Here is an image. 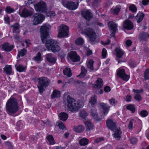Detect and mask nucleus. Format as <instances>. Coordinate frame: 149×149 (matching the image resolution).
<instances>
[{"instance_id": "c85d7f7f", "label": "nucleus", "mask_w": 149, "mask_h": 149, "mask_svg": "<svg viewBox=\"0 0 149 149\" xmlns=\"http://www.w3.org/2000/svg\"><path fill=\"white\" fill-rule=\"evenodd\" d=\"M60 92L59 91L56 89L54 90L52 93V94L51 95V97L52 99H53L55 98L60 97Z\"/></svg>"}, {"instance_id": "603ef678", "label": "nucleus", "mask_w": 149, "mask_h": 149, "mask_svg": "<svg viewBox=\"0 0 149 149\" xmlns=\"http://www.w3.org/2000/svg\"><path fill=\"white\" fill-rule=\"evenodd\" d=\"M5 144L6 146L8 147L9 149H13V146L12 145L10 142L9 141H6L5 142Z\"/></svg>"}, {"instance_id": "6e6d98bb", "label": "nucleus", "mask_w": 149, "mask_h": 149, "mask_svg": "<svg viewBox=\"0 0 149 149\" xmlns=\"http://www.w3.org/2000/svg\"><path fill=\"white\" fill-rule=\"evenodd\" d=\"M107 54V51L105 48H103L102 51V55L103 58H105Z\"/></svg>"}, {"instance_id": "a878e982", "label": "nucleus", "mask_w": 149, "mask_h": 149, "mask_svg": "<svg viewBox=\"0 0 149 149\" xmlns=\"http://www.w3.org/2000/svg\"><path fill=\"white\" fill-rule=\"evenodd\" d=\"M121 9V6L118 5L115 8H113L111 9V13L114 15H117Z\"/></svg>"}, {"instance_id": "1a4fd4ad", "label": "nucleus", "mask_w": 149, "mask_h": 149, "mask_svg": "<svg viewBox=\"0 0 149 149\" xmlns=\"http://www.w3.org/2000/svg\"><path fill=\"white\" fill-rule=\"evenodd\" d=\"M33 17L34 19L33 22V24L34 25H37L41 23L45 19L44 15L40 13L35 14Z\"/></svg>"}, {"instance_id": "4be33fe9", "label": "nucleus", "mask_w": 149, "mask_h": 149, "mask_svg": "<svg viewBox=\"0 0 149 149\" xmlns=\"http://www.w3.org/2000/svg\"><path fill=\"white\" fill-rule=\"evenodd\" d=\"M103 81L100 78H98L94 83V87L97 88H100L103 86Z\"/></svg>"}, {"instance_id": "bb28decb", "label": "nucleus", "mask_w": 149, "mask_h": 149, "mask_svg": "<svg viewBox=\"0 0 149 149\" xmlns=\"http://www.w3.org/2000/svg\"><path fill=\"white\" fill-rule=\"evenodd\" d=\"M60 119L63 121H65L68 118V114L66 113L63 112L60 113L58 115Z\"/></svg>"}, {"instance_id": "ddd939ff", "label": "nucleus", "mask_w": 149, "mask_h": 149, "mask_svg": "<svg viewBox=\"0 0 149 149\" xmlns=\"http://www.w3.org/2000/svg\"><path fill=\"white\" fill-rule=\"evenodd\" d=\"M117 75L126 81H127L129 79V76L125 74V70L123 69L119 70L118 71Z\"/></svg>"}, {"instance_id": "aec40b11", "label": "nucleus", "mask_w": 149, "mask_h": 149, "mask_svg": "<svg viewBox=\"0 0 149 149\" xmlns=\"http://www.w3.org/2000/svg\"><path fill=\"white\" fill-rule=\"evenodd\" d=\"M46 58L47 61L52 63H54L56 61V59L53 56L52 54H48L46 55Z\"/></svg>"}, {"instance_id": "9b49d317", "label": "nucleus", "mask_w": 149, "mask_h": 149, "mask_svg": "<svg viewBox=\"0 0 149 149\" xmlns=\"http://www.w3.org/2000/svg\"><path fill=\"white\" fill-rule=\"evenodd\" d=\"M108 26L111 32V36H114L117 28V25L113 21H109L108 23Z\"/></svg>"}, {"instance_id": "ea45409f", "label": "nucleus", "mask_w": 149, "mask_h": 149, "mask_svg": "<svg viewBox=\"0 0 149 149\" xmlns=\"http://www.w3.org/2000/svg\"><path fill=\"white\" fill-rule=\"evenodd\" d=\"M88 116L87 113L85 111H81L80 113V116L82 118L85 120L86 119V117Z\"/></svg>"}, {"instance_id": "37998d69", "label": "nucleus", "mask_w": 149, "mask_h": 149, "mask_svg": "<svg viewBox=\"0 0 149 149\" xmlns=\"http://www.w3.org/2000/svg\"><path fill=\"white\" fill-rule=\"evenodd\" d=\"M127 109L130 110L132 113H134L135 111V108L134 106L132 104H130L126 107Z\"/></svg>"}, {"instance_id": "69168bd1", "label": "nucleus", "mask_w": 149, "mask_h": 149, "mask_svg": "<svg viewBox=\"0 0 149 149\" xmlns=\"http://www.w3.org/2000/svg\"><path fill=\"white\" fill-rule=\"evenodd\" d=\"M132 97L130 95H127L126 96L125 100L127 102H129L131 101Z\"/></svg>"}, {"instance_id": "9d476101", "label": "nucleus", "mask_w": 149, "mask_h": 149, "mask_svg": "<svg viewBox=\"0 0 149 149\" xmlns=\"http://www.w3.org/2000/svg\"><path fill=\"white\" fill-rule=\"evenodd\" d=\"M19 14L21 17H26L31 16L33 14V12L25 8L21 7L19 9Z\"/></svg>"}, {"instance_id": "412c9836", "label": "nucleus", "mask_w": 149, "mask_h": 149, "mask_svg": "<svg viewBox=\"0 0 149 149\" xmlns=\"http://www.w3.org/2000/svg\"><path fill=\"white\" fill-rule=\"evenodd\" d=\"M116 56L119 58H121L124 54L123 51L119 47H117L115 49Z\"/></svg>"}, {"instance_id": "f03ea898", "label": "nucleus", "mask_w": 149, "mask_h": 149, "mask_svg": "<svg viewBox=\"0 0 149 149\" xmlns=\"http://www.w3.org/2000/svg\"><path fill=\"white\" fill-rule=\"evenodd\" d=\"M65 103L68 110L73 112L77 111L79 108L84 106V104L81 101H77L69 95L67 96Z\"/></svg>"}, {"instance_id": "49530a36", "label": "nucleus", "mask_w": 149, "mask_h": 149, "mask_svg": "<svg viewBox=\"0 0 149 149\" xmlns=\"http://www.w3.org/2000/svg\"><path fill=\"white\" fill-rule=\"evenodd\" d=\"M109 101L110 104L113 106H115L117 103V102L116 99L113 98L109 99Z\"/></svg>"}, {"instance_id": "423d86ee", "label": "nucleus", "mask_w": 149, "mask_h": 149, "mask_svg": "<svg viewBox=\"0 0 149 149\" xmlns=\"http://www.w3.org/2000/svg\"><path fill=\"white\" fill-rule=\"evenodd\" d=\"M69 27L65 25H62L58 28V37L60 38L67 36L68 35Z\"/></svg>"}, {"instance_id": "2eb2a0df", "label": "nucleus", "mask_w": 149, "mask_h": 149, "mask_svg": "<svg viewBox=\"0 0 149 149\" xmlns=\"http://www.w3.org/2000/svg\"><path fill=\"white\" fill-rule=\"evenodd\" d=\"M123 25L124 29L128 30L132 29L134 27V25L132 22L129 20H126L124 22Z\"/></svg>"}, {"instance_id": "7ed1b4c3", "label": "nucleus", "mask_w": 149, "mask_h": 149, "mask_svg": "<svg viewBox=\"0 0 149 149\" xmlns=\"http://www.w3.org/2000/svg\"><path fill=\"white\" fill-rule=\"evenodd\" d=\"M17 100L14 97L8 100L6 105L7 113L10 115L15 113L19 109Z\"/></svg>"}, {"instance_id": "774afa93", "label": "nucleus", "mask_w": 149, "mask_h": 149, "mask_svg": "<svg viewBox=\"0 0 149 149\" xmlns=\"http://www.w3.org/2000/svg\"><path fill=\"white\" fill-rule=\"evenodd\" d=\"M4 19L5 22L7 24H9V17H5Z\"/></svg>"}, {"instance_id": "680f3d73", "label": "nucleus", "mask_w": 149, "mask_h": 149, "mask_svg": "<svg viewBox=\"0 0 149 149\" xmlns=\"http://www.w3.org/2000/svg\"><path fill=\"white\" fill-rule=\"evenodd\" d=\"M104 90L106 92H108L111 91V88L109 86H107L104 87Z\"/></svg>"}, {"instance_id": "a211bd4d", "label": "nucleus", "mask_w": 149, "mask_h": 149, "mask_svg": "<svg viewBox=\"0 0 149 149\" xmlns=\"http://www.w3.org/2000/svg\"><path fill=\"white\" fill-rule=\"evenodd\" d=\"M137 120L132 119L130 121L128 125V128L129 129L132 130L133 128H136L137 126V122L138 121Z\"/></svg>"}, {"instance_id": "a19ab883", "label": "nucleus", "mask_w": 149, "mask_h": 149, "mask_svg": "<svg viewBox=\"0 0 149 149\" xmlns=\"http://www.w3.org/2000/svg\"><path fill=\"white\" fill-rule=\"evenodd\" d=\"M56 125L58 126L60 129H63L65 127L63 123L60 121H58L56 122Z\"/></svg>"}, {"instance_id": "f8f14e48", "label": "nucleus", "mask_w": 149, "mask_h": 149, "mask_svg": "<svg viewBox=\"0 0 149 149\" xmlns=\"http://www.w3.org/2000/svg\"><path fill=\"white\" fill-rule=\"evenodd\" d=\"M69 55L70 59L74 62H77L80 60V57L75 52H70L69 53Z\"/></svg>"}, {"instance_id": "473e14b6", "label": "nucleus", "mask_w": 149, "mask_h": 149, "mask_svg": "<svg viewBox=\"0 0 149 149\" xmlns=\"http://www.w3.org/2000/svg\"><path fill=\"white\" fill-rule=\"evenodd\" d=\"M89 142V140L86 138H84L80 139L79 143L82 146H84L87 145Z\"/></svg>"}, {"instance_id": "de8ad7c7", "label": "nucleus", "mask_w": 149, "mask_h": 149, "mask_svg": "<svg viewBox=\"0 0 149 149\" xmlns=\"http://www.w3.org/2000/svg\"><path fill=\"white\" fill-rule=\"evenodd\" d=\"M5 10L7 13L9 14L13 13L14 11V9L9 6H7Z\"/></svg>"}, {"instance_id": "79ce46f5", "label": "nucleus", "mask_w": 149, "mask_h": 149, "mask_svg": "<svg viewBox=\"0 0 149 149\" xmlns=\"http://www.w3.org/2000/svg\"><path fill=\"white\" fill-rule=\"evenodd\" d=\"M27 51L26 49H22L20 51L18 52V54L17 55L18 56H23L26 54Z\"/></svg>"}, {"instance_id": "6ab92c4d", "label": "nucleus", "mask_w": 149, "mask_h": 149, "mask_svg": "<svg viewBox=\"0 0 149 149\" xmlns=\"http://www.w3.org/2000/svg\"><path fill=\"white\" fill-rule=\"evenodd\" d=\"M84 123L85 125L86 126V131H89L94 129V125L91 123L90 120H87Z\"/></svg>"}, {"instance_id": "e433bc0d", "label": "nucleus", "mask_w": 149, "mask_h": 149, "mask_svg": "<svg viewBox=\"0 0 149 149\" xmlns=\"http://www.w3.org/2000/svg\"><path fill=\"white\" fill-rule=\"evenodd\" d=\"M33 59L35 61L38 63L41 61H42V58L40 53V52L38 53L36 56L33 58Z\"/></svg>"}, {"instance_id": "4468645a", "label": "nucleus", "mask_w": 149, "mask_h": 149, "mask_svg": "<svg viewBox=\"0 0 149 149\" xmlns=\"http://www.w3.org/2000/svg\"><path fill=\"white\" fill-rule=\"evenodd\" d=\"M106 124L108 128L114 131L116 127V124L115 122L111 119H108L106 121Z\"/></svg>"}, {"instance_id": "0e129e2a", "label": "nucleus", "mask_w": 149, "mask_h": 149, "mask_svg": "<svg viewBox=\"0 0 149 149\" xmlns=\"http://www.w3.org/2000/svg\"><path fill=\"white\" fill-rule=\"evenodd\" d=\"M133 91L135 93H137V94H138L139 93L143 92V90L142 89H141L139 90L134 89Z\"/></svg>"}, {"instance_id": "3c124183", "label": "nucleus", "mask_w": 149, "mask_h": 149, "mask_svg": "<svg viewBox=\"0 0 149 149\" xmlns=\"http://www.w3.org/2000/svg\"><path fill=\"white\" fill-rule=\"evenodd\" d=\"M121 132L118 131L117 132L115 133L114 134V137L117 139V140H119L121 137L120 136Z\"/></svg>"}, {"instance_id": "f704fd0d", "label": "nucleus", "mask_w": 149, "mask_h": 149, "mask_svg": "<svg viewBox=\"0 0 149 149\" xmlns=\"http://www.w3.org/2000/svg\"><path fill=\"white\" fill-rule=\"evenodd\" d=\"M17 70L19 72H22L24 71V70L25 69L26 67L23 66L21 64L19 65L16 64L15 65Z\"/></svg>"}, {"instance_id": "2f4dec72", "label": "nucleus", "mask_w": 149, "mask_h": 149, "mask_svg": "<svg viewBox=\"0 0 149 149\" xmlns=\"http://www.w3.org/2000/svg\"><path fill=\"white\" fill-rule=\"evenodd\" d=\"M90 114L94 119L97 120L98 115L96 111V109L93 108L92 109H91V110Z\"/></svg>"}, {"instance_id": "7c9ffc66", "label": "nucleus", "mask_w": 149, "mask_h": 149, "mask_svg": "<svg viewBox=\"0 0 149 149\" xmlns=\"http://www.w3.org/2000/svg\"><path fill=\"white\" fill-rule=\"evenodd\" d=\"M63 72L64 75L67 76L68 77H70L72 75L71 70L68 68H65L63 70Z\"/></svg>"}, {"instance_id": "052dcab7", "label": "nucleus", "mask_w": 149, "mask_h": 149, "mask_svg": "<svg viewBox=\"0 0 149 149\" xmlns=\"http://www.w3.org/2000/svg\"><path fill=\"white\" fill-rule=\"evenodd\" d=\"M131 142L132 144H135L137 141V140L136 138H132L130 139Z\"/></svg>"}, {"instance_id": "09e8293b", "label": "nucleus", "mask_w": 149, "mask_h": 149, "mask_svg": "<svg viewBox=\"0 0 149 149\" xmlns=\"http://www.w3.org/2000/svg\"><path fill=\"white\" fill-rule=\"evenodd\" d=\"M144 77L146 80L149 79V69H147L145 72Z\"/></svg>"}, {"instance_id": "5fc2aeb1", "label": "nucleus", "mask_w": 149, "mask_h": 149, "mask_svg": "<svg viewBox=\"0 0 149 149\" xmlns=\"http://www.w3.org/2000/svg\"><path fill=\"white\" fill-rule=\"evenodd\" d=\"M140 114L143 117L146 116L148 115V112L145 110L142 111L140 112Z\"/></svg>"}, {"instance_id": "8fccbe9b", "label": "nucleus", "mask_w": 149, "mask_h": 149, "mask_svg": "<svg viewBox=\"0 0 149 149\" xmlns=\"http://www.w3.org/2000/svg\"><path fill=\"white\" fill-rule=\"evenodd\" d=\"M129 9L132 12L134 13L136 12L137 8L135 5L134 4L131 5Z\"/></svg>"}, {"instance_id": "58836bf2", "label": "nucleus", "mask_w": 149, "mask_h": 149, "mask_svg": "<svg viewBox=\"0 0 149 149\" xmlns=\"http://www.w3.org/2000/svg\"><path fill=\"white\" fill-rule=\"evenodd\" d=\"M84 43V39L81 38H79L77 39L75 41L76 44L78 45H81Z\"/></svg>"}, {"instance_id": "72a5a7b5", "label": "nucleus", "mask_w": 149, "mask_h": 149, "mask_svg": "<svg viewBox=\"0 0 149 149\" xmlns=\"http://www.w3.org/2000/svg\"><path fill=\"white\" fill-rule=\"evenodd\" d=\"M11 27H13V33H17L19 32V26L18 24L16 23L13 25L11 26Z\"/></svg>"}, {"instance_id": "c9c22d12", "label": "nucleus", "mask_w": 149, "mask_h": 149, "mask_svg": "<svg viewBox=\"0 0 149 149\" xmlns=\"http://www.w3.org/2000/svg\"><path fill=\"white\" fill-rule=\"evenodd\" d=\"M94 63V61H93V60H90L88 62L86 63L87 68L92 71L94 70L93 66Z\"/></svg>"}, {"instance_id": "dca6fc26", "label": "nucleus", "mask_w": 149, "mask_h": 149, "mask_svg": "<svg viewBox=\"0 0 149 149\" xmlns=\"http://www.w3.org/2000/svg\"><path fill=\"white\" fill-rule=\"evenodd\" d=\"M82 14L84 18L88 20H90L93 17L92 14L90 10H87L84 11Z\"/></svg>"}, {"instance_id": "5701e85b", "label": "nucleus", "mask_w": 149, "mask_h": 149, "mask_svg": "<svg viewBox=\"0 0 149 149\" xmlns=\"http://www.w3.org/2000/svg\"><path fill=\"white\" fill-rule=\"evenodd\" d=\"M100 106L103 109L104 113V114H107L109 110L110 107L108 104L104 103H102L100 104Z\"/></svg>"}, {"instance_id": "0eeeda50", "label": "nucleus", "mask_w": 149, "mask_h": 149, "mask_svg": "<svg viewBox=\"0 0 149 149\" xmlns=\"http://www.w3.org/2000/svg\"><path fill=\"white\" fill-rule=\"evenodd\" d=\"M34 7L37 11L42 13H46L47 11V7L45 3L43 1H40L35 5Z\"/></svg>"}, {"instance_id": "393cba45", "label": "nucleus", "mask_w": 149, "mask_h": 149, "mask_svg": "<svg viewBox=\"0 0 149 149\" xmlns=\"http://www.w3.org/2000/svg\"><path fill=\"white\" fill-rule=\"evenodd\" d=\"M73 130L77 132L81 133L84 130V127L81 125L76 126L74 127Z\"/></svg>"}, {"instance_id": "c756f323", "label": "nucleus", "mask_w": 149, "mask_h": 149, "mask_svg": "<svg viewBox=\"0 0 149 149\" xmlns=\"http://www.w3.org/2000/svg\"><path fill=\"white\" fill-rule=\"evenodd\" d=\"M81 72L77 76L80 78H84L87 72V70L84 67L82 66L81 68Z\"/></svg>"}, {"instance_id": "4c0bfd02", "label": "nucleus", "mask_w": 149, "mask_h": 149, "mask_svg": "<svg viewBox=\"0 0 149 149\" xmlns=\"http://www.w3.org/2000/svg\"><path fill=\"white\" fill-rule=\"evenodd\" d=\"M47 138L48 141L50 145H53L55 143V142L52 135H49L47 136Z\"/></svg>"}, {"instance_id": "e2e57ef3", "label": "nucleus", "mask_w": 149, "mask_h": 149, "mask_svg": "<svg viewBox=\"0 0 149 149\" xmlns=\"http://www.w3.org/2000/svg\"><path fill=\"white\" fill-rule=\"evenodd\" d=\"M125 43L127 46L129 47L131 45L132 42L130 40H128L126 41Z\"/></svg>"}, {"instance_id": "338daca9", "label": "nucleus", "mask_w": 149, "mask_h": 149, "mask_svg": "<svg viewBox=\"0 0 149 149\" xmlns=\"http://www.w3.org/2000/svg\"><path fill=\"white\" fill-rule=\"evenodd\" d=\"M149 2V0H143L142 1L143 5L145 6L147 5L148 3Z\"/></svg>"}, {"instance_id": "13d9d810", "label": "nucleus", "mask_w": 149, "mask_h": 149, "mask_svg": "<svg viewBox=\"0 0 149 149\" xmlns=\"http://www.w3.org/2000/svg\"><path fill=\"white\" fill-rule=\"evenodd\" d=\"M47 15L48 16L52 18L54 17L55 15V14L54 12H50Z\"/></svg>"}, {"instance_id": "6e6552de", "label": "nucleus", "mask_w": 149, "mask_h": 149, "mask_svg": "<svg viewBox=\"0 0 149 149\" xmlns=\"http://www.w3.org/2000/svg\"><path fill=\"white\" fill-rule=\"evenodd\" d=\"M62 4L67 8L72 10L76 9L78 7L79 4L77 3H75L71 1H63Z\"/></svg>"}, {"instance_id": "b1692460", "label": "nucleus", "mask_w": 149, "mask_h": 149, "mask_svg": "<svg viewBox=\"0 0 149 149\" xmlns=\"http://www.w3.org/2000/svg\"><path fill=\"white\" fill-rule=\"evenodd\" d=\"M3 71L7 74L10 75L12 73V69L11 65H7L3 68Z\"/></svg>"}, {"instance_id": "20e7f679", "label": "nucleus", "mask_w": 149, "mask_h": 149, "mask_svg": "<svg viewBox=\"0 0 149 149\" xmlns=\"http://www.w3.org/2000/svg\"><path fill=\"white\" fill-rule=\"evenodd\" d=\"M38 82L37 87L39 92L42 93L50 84V80L49 79L46 77H39L37 79Z\"/></svg>"}, {"instance_id": "c03bdc74", "label": "nucleus", "mask_w": 149, "mask_h": 149, "mask_svg": "<svg viewBox=\"0 0 149 149\" xmlns=\"http://www.w3.org/2000/svg\"><path fill=\"white\" fill-rule=\"evenodd\" d=\"M96 97L95 96L92 97L89 101V103L93 106L96 102Z\"/></svg>"}, {"instance_id": "f257e3e1", "label": "nucleus", "mask_w": 149, "mask_h": 149, "mask_svg": "<svg viewBox=\"0 0 149 149\" xmlns=\"http://www.w3.org/2000/svg\"><path fill=\"white\" fill-rule=\"evenodd\" d=\"M51 26L49 24H46L41 26L40 32L42 42H45V45L47 49L53 52H58L61 49L59 43L56 41L52 39L46 40L49 35V31Z\"/></svg>"}, {"instance_id": "bf43d9fd", "label": "nucleus", "mask_w": 149, "mask_h": 149, "mask_svg": "<svg viewBox=\"0 0 149 149\" xmlns=\"http://www.w3.org/2000/svg\"><path fill=\"white\" fill-rule=\"evenodd\" d=\"M104 140V139L102 137L96 139L95 140V142L97 143H98L100 142H101Z\"/></svg>"}, {"instance_id": "39448f33", "label": "nucleus", "mask_w": 149, "mask_h": 149, "mask_svg": "<svg viewBox=\"0 0 149 149\" xmlns=\"http://www.w3.org/2000/svg\"><path fill=\"white\" fill-rule=\"evenodd\" d=\"M81 34L86 36L91 42L94 41L96 37L95 31L91 28H87L84 29L82 30Z\"/></svg>"}, {"instance_id": "a18cd8bd", "label": "nucleus", "mask_w": 149, "mask_h": 149, "mask_svg": "<svg viewBox=\"0 0 149 149\" xmlns=\"http://www.w3.org/2000/svg\"><path fill=\"white\" fill-rule=\"evenodd\" d=\"M101 2L100 0H94L92 3L93 6L97 7L100 5Z\"/></svg>"}, {"instance_id": "4d7b16f0", "label": "nucleus", "mask_w": 149, "mask_h": 149, "mask_svg": "<svg viewBox=\"0 0 149 149\" xmlns=\"http://www.w3.org/2000/svg\"><path fill=\"white\" fill-rule=\"evenodd\" d=\"M134 98L136 100L139 101L141 100V97L139 94H137L135 96Z\"/></svg>"}, {"instance_id": "864d4df0", "label": "nucleus", "mask_w": 149, "mask_h": 149, "mask_svg": "<svg viewBox=\"0 0 149 149\" xmlns=\"http://www.w3.org/2000/svg\"><path fill=\"white\" fill-rule=\"evenodd\" d=\"M147 36L149 37V34L148 35L147 33L145 32H142L140 33L139 36L142 39H144L146 38Z\"/></svg>"}, {"instance_id": "f3484780", "label": "nucleus", "mask_w": 149, "mask_h": 149, "mask_svg": "<svg viewBox=\"0 0 149 149\" xmlns=\"http://www.w3.org/2000/svg\"><path fill=\"white\" fill-rule=\"evenodd\" d=\"M2 48L3 50L7 52H10L13 48V46L10 44L5 42L2 45Z\"/></svg>"}, {"instance_id": "cd10ccee", "label": "nucleus", "mask_w": 149, "mask_h": 149, "mask_svg": "<svg viewBox=\"0 0 149 149\" xmlns=\"http://www.w3.org/2000/svg\"><path fill=\"white\" fill-rule=\"evenodd\" d=\"M144 16V15L143 13L139 12V13L137 14L135 18L137 22L139 23L142 20Z\"/></svg>"}]
</instances>
